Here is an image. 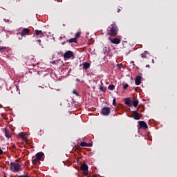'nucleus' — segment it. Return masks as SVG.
I'll list each match as a JSON object with an SVG mask.
<instances>
[{"instance_id": "obj_1", "label": "nucleus", "mask_w": 177, "mask_h": 177, "mask_svg": "<svg viewBox=\"0 0 177 177\" xmlns=\"http://www.w3.org/2000/svg\"><path fill=\"white\" fill-rule=\"evenodd\" d=\"M10 169L12 172H19V171H20V165L12 162L11 163Z\"/></svg>"}, {"instance_id": "obj_2", "label": "nucleus", "mask_w": 177, "mask_h": 177, "mask_svg": "<svg viewBox=\"0 0 177 177\" xmlns=\"http://www.w3.org/2000/svg\"><path fill=\"white\" fill-rule=\"evenodd\" d=\"M117 26H113L111 27L110 32H108L109 35H112L113 37H115L117 35Z\"/></svg>"}, {"instance_id": "obj_3", "label": "nucleus", "mask_w": 177, "mask_h": 177, "mask_svg": "<svg viewBox=\"0 0 177 177\" xmlns=\"http://www.w3.org/2000/svg\"><path fill=\"white\" fill-rule=\"evenodd\" d=\"M73 56H74V53H73V51H71V50L66 51L64 54V59H71Z\"/></svg>"}, {"instance_id": "obj_4", "label": "nucleus", "mask_w": 177, "mask_h": 177, "mask_svg": "<svg viewBox=\"0 0 177 177\" xmlns=\"http://www.w3.org/2000/svg\"><path fill=\"white\" fill-rule=\"evenodd\" d=\"M81 169L82 171H83V174L84 175H88V165L86 164H83L82 166H81Z\"/></svg>"}, {"instance_id": "obj_5", "label": "nucleus", "mask_w": 177, "mask_h": 177, "mask_svg": "<svg viewBox=\"0 0 177 177\" xmlns=\"http://www.w3.org/2000/svg\"><path fill=\"white\" fill-rule=\"evenodd\" d=\"M111 109L109 107H104L102 110L103 115H109L110 114Z\"/></svg>"}, {"instance_id": "obj_6", "label": "nucleus", "mask_w": 177, "mask_h": 177, "mask_svg": "<svg viewBox=\"0 0 177 177\" xmlns=\"http://www.w3.org/2000/svg\"><path fill=\"white\" fill-rule=\"evenodd\" d=\"M109 39L112 44H115L116 45H118V44H120V42H121V40L120 39H117V38L111 39L109 37Z\"/></svg>"}, {"instance_id": "obj_7", "label": "nucleus", "mask_w": 177, "mask_h": 177, "mask_svg": "<svg viewBox=\"0 0 177 177\" xmlns=\"http://www.w3.org/2000/svg\"><path fill=\"white\" fill-rule=\"evenodd\" d=\"M139 125L140 128H143V129H147V124H146V122L141 121L139 122Z\"/></svg>"}, {"instance_id": "obj_8", "label": "nucleus", "mask_w": 177, "mask_h": 177, "mask_svg": "<svg viewBox=\"0 0 177 177\" xmlns=\"http://www.w3.org/2000/svg\"><path fill=\"white\" fill-rule=\"evenodd\" d=\"M141 83H142V77L137 76L136 77V85H140Z\"/></svg>"}, {"instance_id": "obj_9", "label": "nucleus", "mask_w": 177, "mask_h": 177, "mask_svg": "<svg viewBox=\"0 0 177 177\" xmlns=\"http://www.w3.org/2000/svg\"><path fill=\"white\" fill-rule=\"evenodd\" d=\"M80 146H82V147H91L92 144L83 142L80 143Z\"/></svg>"}, {"instance_id": "obj_10", "label": "nucleus", "mask_w": 177, "mask_h": 177, "mask_svg": "<svg viewBox=\"0 0 177 177\" xmlns=\"http://www.w3.org/2000/svg\"><path fill=\"white\" fill-rule=\"evenodd\" d=\"M28 32H30V30L28 28H24L22 32H21V35L22 36L27 35V34H28Z\"/></svg>"}, {"instance_id": "obj_11", "label": "nucleus", "mask_w": 177, "mask_h": 177, "mask_svg": "<svg viewBox=\"0 0 177 177\" xmlns=\"http://www.w3.org/2000/svg\"><path fill=\"white\" fill-rule=\"evenodd\" d=\"M19 136H20V138H21V139H23V140H27V135L26 134H23V133H20L19 134Z\"/></svg>"}, {"instance_id": "obj_12", "label": "nucleus", "mask_w": 177, "mask_h": 177, "mask_svg": "<svg viewBox=\"0 0 177 177\" xmlns=\"http://www.w3.org/2000/svg\"><path fill=\"white\" fill-rule=\"evenodd\" d=\"M125 104H127L129 107H132V104L131 103V101L128 98L125 100Z\"/></svg>"}, {"instance_id": "obj_13", "label": "nucleus", "mask_w": 177, "mask_h": 177, "mask_svg": "<svg viewBox=\"0 0 177 177\" xmlns=\"http://www.w3.org/2000/svg\"><path fill=\"white\" fill-rule=\"evenodd\" d=\"M138 104H139V101L138 100H133V106L134 107H137Z\"/></svg>"}, {"instance_id": "obj_14", "label": "nucleus", "mask_w": 177, "mask_h": 177, "mask_svg": "<svg viewBox=\"0 0 177 177\" xmlns=\"http://www.w3.org/2000/svg\"><path fill=\"white\" fill-rule=\"evenodd\" d=\"M44 156V153L39 152L36 154V157L41 160V158Z\"/></svg>"}, {"instance_id": "obj_15", "label": "nucleus", "mask_w": 177, "mask_h": 177, "mask_svg": "<svg viewBox=\"0 0 177 177\" xmlns=\"http://www.w3.org/2000/svg\"><path fill=\"white\" fill-rule=\"evenodd\" d=\"M5 135L6 136V138H8V139H9V138H10V136H12V135L10 134V133H9V131H8V130H5Z\"/></svg>"}, {"instance_id": "obj_16", "label": "nucleus", "mask_w": 177, "mask_h": 177, "mask_svg": "<svg viewBox=\"0 0 177 177\" xmlns=\"http://www.w3.org/2000/svg\"><path fill=\"white\" fill-rule=\"evenodd\" d=\"M83 66H84V68H86V70L87 68H89V67H91V64H90L89 63H86V62H85V63L83 64Z\"/></svg>"}, {"instance_id": "obj_17", "label": "nucleus", "mask_w": 177, "mask_h": 177, "mask_svg": "<svg viewBox=\"0 0 177 177\" xmlns=\"http://www.w3.org/2000/svg\"><path fill=\"white\" fill-rule=\"evenodd\" d=\"M73 42L76 43L77 42V38H73L69 40V44H73Z\"/></svg>"}, {"instance_id": "obj_18", "label": "nucleus", "mask_w": 177, "mask_h": 177, "mask_svg": "<svg viewBox=\"0 0 177 177\" xmlns=\"http://www.w3.org/2000/svg\"><path fill=\"white\" fill-rule=\"evenodd\" d=\"M114 88H115L114 85H109L108 89H109V91H113Z\"/></svg>"}, {"instance_id": "obj_19", "label": "nucleus", "mask_w": 177, "mask_h": 177, "mask_svg": "<svg viewBox=\"0 0 177 177\" xmlns=\"http://www.w3.org/2000/svg\"><path fill=\"white\" fill-rule=\"evenodd\" d=\"M133 118L134 120H139V115L138 113H134Z\"/></svg>"}, {"instance_id": "obj_20", "label": "nucleus", "mask_w": 177, "mask_h": 177, "mask_svg": "<svg viewBox=\"0 0 177 177\" xmlns=\"http://www.w3.org/2000/svg\"><path fill=\"white\" fill-rule=\"evenodd\" d=\"M35 32H36V35H39L40 34H42V31L41 30H36Z\"/></svg>"}, {"instance_id": "obj_21", "label": "nucleus", "mask_w": 177, "mask_h": 177, "mask_svg": "<svg viewBox=\"0 0 177 177\" xmlns=\"http://www.w3.org/2000/svg\"><path fill=\"white\" fill-rule=\"evenodd\" d=\"M39 158H35V160H33V162L34 164H37V162H39Z\"/></svg>"}, {"instance_id": "obj_22", "label": "nucleus", "mask_w": 177, "mask_h": 177, "mask_svg": "<svg viewBox=\"0 0 177 177\" xmlns=\"http://www.w3.org/2000/svg\"><path fill=\"white\" fill-rule=\"evenodd\" d=\"M80 34H81V33H80V32H77V33H76V35H75L76 38H79Z\"/></svg>"}, {"instance_id": "obj_23", "label": "nucleus", "mask_w": 177, "mask_h": 177, "mask_svg": "<svg viewBox=\"0 0 177 177\" xmlns=\"http://www.w3.org/2000/svg\"><path fill=\"white\" fill-rule=\"evenodd\" d=\"M124 89H127L128 88V84H126L123 86Z\"/></svg>"}, {"instance_id": "obj_24", "label": "nucleus", "mask_w": 177, "mask_h": 177, "mask_svg": "<svg viewBox=\"0 0 177 177\" xmlns=\"http://www.w3.org/2000/svg\"><path fill=\"white\" fill-rule=\"evenodd\" d=\"M73 93H74V95H78V94L77 93V91L76 90H73Z\"/></svg>"}, {"instance_id": "obj_25", "label": "nucleus", "mask_w": 177, "mask_h": 177, "mask_svg": "<svg viewBox=\"0 0 177 177\" xmlns=\"http://www.w3.org/2000/svg\"><path fill=\"white\" fill-rule=\"evenodd\" d=\"M113 105L115 106V98L113 100Z\"/></svg>"}, {"instance_id": "obj_26", "label": "nucleus", "mask_w": 177, "mask_h": 177, "mask_svg": "<svg viewBox=\"0 0 177 177\" xmlns=\"http://www.w3.org/2000/svg\"><path fill=\"white\" fill-rule=\"evenodd\" d=\"M0 154H3V151L0 148Z\"/></svg>"}, {"instance_id": "obj_27", "label": "nucleus", "mask_w": 177, "mask_h": 177, "mask_svg": "<svg viewBox=\"0 0 177 177\" xmlns=\"http://www.w3.org/2000/svg\"><path fill=\"white\" fill-rule=\"evenodd\" d=\"M19 177H28L27 176H19Z\"/></svg>"}, {"instance_id": "obj_28", "label": "nucleus", "mask_w": 177, "mask_h": 177, "mask_svg": "<svg viewBox=\"0 0 177 177\" xmlns=\"http://www.w3.org/2000/svg\"><path fill=\"white\" fill-rule=\"evenodd\" d=\"M38 42H41V40H38Z\"/></svg>"}]
</instances>
